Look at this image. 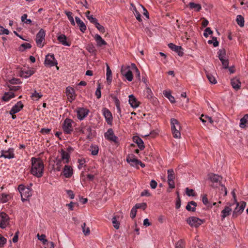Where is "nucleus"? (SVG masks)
Segmentation results:
<instances>
[{
  "label": "nucleus",
  "mask_w": 248,
  "mask_h": 248,
  "mask_svg": "<svg viewBox=\"0 0 248 248\" xmlns=\"http://www.w3.org/2000/svg\"><path fill=\"white\" fill-rule=\"evenodd\" d=\"M31 173L37 178L42 177L44 171V164L43 161L39 158L33 157L31 158Z\"/></svg>",
  "instance_id": "f257e3e1"
},
{
  "label": "nucleus",
  "mask_w": 248,
  "mask_h": 248,
  "mask_svg": "<svg viewBox=\"0 0 248 248\" xmlns=\"http://www.w3.org/2000/svg\"><path fill=\"white\" fill-rule=\"evenodd\" d=\"M171 129L174 138H179L181 136L180 130L181 126L178 121L174 118L170 120Z\"/></svg>",
  "instance_id": "f03ea898"
},
{
  "label": "nucleus",
  "mask_w": 248,
  "mask_h": 248,
  "mask_svg": "<svg viewBox=\"0 0 248 248\" xmlns=\"http://www.w3.org/2000/svg\"><path fill=\"white\" fill-rule=\"evenodd\" d=\"M131 66L122 65L121 67V74L129 81H131L133 79Z\"/></svg>",
  "instance_id": "7ed1b4c3"
},
{
  "label": "nucleus",
  "mask_w": 248,
  "mask_h": 248,
  "mask_svg": "<svg viewBox=\"0 0 248 248\" xmlns=\"http://www.w3.org/2000/svg\"><path fill=\"white\" fill-rule=\"evenodd\" d=\"M236 203V207L232 213V217L235 218L240 215L244 211V208L246 205V202L242 201L240 202H235Z\"/></svg>",
  "instance_id": "20e7f679"
},
{
  "label": "nucleus",
  "mask_w": 248,
  "mask_h": 248,
  "mask_svg": "<svg viewBox=\"0 0 248 248\" xmlns=\"http://www.w3.org/2000/svg\"><path fill=\"white\" fill-rule=\"evenodd\" d=\"M73 121L70 119L66 118L62 124V129L64 133L70 134L73 131L72 126Z\"/></svg>",
  "instance_id": "39448f33"
},
{
  "label": "nucleus",
  "mask_w": 248,
  "mask_h": 248,
  "mask_svg": "<svg viewBox=\"0 0 248 248\" xmlns=\"http://www.w3.org/2000/svg\"><path fill=\"white\" fill-rule=\"evenodd\" d=\"M203 220H202L195 217H190L186 219V222L191 226L193 227L197 228L202 223H203Z\"/></svg>",
  "instance_id": "423d86ee"
},
{
  "label": "nucleus",
  "mask_w": 248,
  "mask_h": 248,
  "mask_svg": "<svg viewBox=\"0 0 248 248\" xmlns=\"http://www.w3.org/2000/svg\"><path fill=\"white\" fill-rule=\"evenodd\" d=\"M44 64L46 66L52 67L57 65L58 64L57 60L55 59L53 54H48L46 56Z\"/></svg>",
  "instance_id": "0eeeda50"
},
{
  "label": "nucleus",
  "mask_w": 248,
  "mask_h": 248,
  "mask_svg": "<svg viewBox=\"0 0 248 248\" xmlns=\"http://www.w3.org/2000/svg\"><path fill=\"white\" fill-rule=\"evenodd\" d=\"M9 217L4 212L0 213V227L2 229L5 228L9 224Z\"/></svg>",
  "instance_id": "6e6552de"
},
{
  "label": "nucleus",
  "mask_w": 248,
  "mask_h": 248,
  "mask_svg": "<svg viewBox=\"0 0 248 248\" xmlns=\"http://www.w3.org/2000/svg\"><path fill=\"white\" fill-rule=\"evenodd\" d=\"M15 150L14 148H10L8 150H2L1 151L0 157H3L5 158L12 159L15 157Z\"/></svg>",
  "instance_id": "1a4fd4ad"
},
{
  "label": "nucleus",
  "mask_w": 248,
  "mask_h": 248,
  "mask_svg": "<svg viewBox=\"0 0 248 248\" xmlns=\"http://www.w3.org/2000/svg\"><path fill=\"white\" fill-rule=\"evenodd\" d=\"M89 110L84 108H78L77 110V117L79 120H83L89 114Z\"/></svg>",
  "instance_id": "9d476101"
},
{
  "label": "nucleus",
  "mask_w": 248,
  "mask_h": 248,
  "mask_svg": "<svg viewBox=\"0 0 248 248\" xmlns=\"http://www.w3.org/2000/svg\"><path fill=\"white\" fill-rule=\"evenodd\" d=\"M45 36V32L43 29H41L36 35V42L37 45L39 47H42L44 45L42 44L43 40Z\"/></svg>",
  "instance_id": "9b49d317"
},
{
  "label": "nucleus",
  "mask_w": 248,
  "mask_h": 248,
  "mask_svg": "<svg viewBox=\"0 0 248 248\" xmlns=\"http://www.w3.org/2000/svg\"><path fill=\"white\" fill-rule=\"evenodd\" d=\"M102 114L104 116L106 121L108 124H111L112 123L113 117L111 112L107 108H103Z\"/></svg>",
  "instance_id": "f8f14e48"
},
{
  "label": "nucleus",
  "mask_w": 248,
  "mask_h": 248,
  "mask_svg": "<svg viewBox=\"0 0 248 248\" xmlns=\"http://www.w3.org/2000/svg\"><path fill=\"white\" fill-rule=\"evenodd\" d=\"M104 136L105 138L108 140L113 141L115 143L117 142L118 137L114 135L112 129H108L107 132L105 133Z\"/></svg>",
  "instance_id": "ddd939ff"
},
{
  "label": "nucleus",
  "mask_w": 248,
  "mask_h": 248,
  "mask_svg": "<svg viewBox=\"0 0 248 248\" xmlns=\"http://www.w3.org/2000/svg\"><path fill=\"white\" fill-rule=\"evenodd\" d=\"M65 93L70 102H72L75 99V92L73 88L69 86L67 87L66 89Z\"/></svg>",
  "instance_id": "4468645a"
},
{
  "label": "nucleus",
  "mask_w": 248,
  "mask_h": 248,
  "mask_svg": "<svg viewBox=\"0 0 248 248\" xmlns=\"http://www.w3.org/2000/svg\"><path fill=\"white\" fill-rule=\"evenodd\" d=\"M168 46L172 50L177 52L179 56H182L183 55L184 52L182 51L183 48L181 46H176L173 43L169 44Z\"/></svg>",
  "instance_id": "2eb2a0df"
},
{
  "label": "nucleus",
  "mask_w": 248,
  "mask_h": 248,
  "mask_svg": "<svg viewBox=\"0 0 248 248\" xmlns=\"http://www.w3.org/2000/svg\"><path fill=\"white\" fill-rule=\"evenodd\" d=\"M23 104L21 101L18 102L16 105H15L10 110L9 113L10 114H14L18 112L23 108Z\"/></svg>",
  "instance_id": "dca6fc26"
},
{
  "label": "nucleus",
  "mask_w": 248,
  "mask_h": 248,
  "mask_svg": "<svg viewBox=\"0 0 248 248\" xmlns=\"http://www.w3.org/2000/svg\"><path fill=\"white\" fill-rule=\"evenodd\" d=\"M126 161L131 166L136 167L139 165V160L135 157V156L133 155H128L126 157Z\"/></svg>",
  "instance_id": "f3484780"
},
{
  "label": "nucleus",
  "mask_w": 248,
  "mask_h": 248,
  "mask_svg": "<svg viewBox=\"0 0 248 248\" xmlns=\"http://www.w3.org/2000/svg\"><path fill=\"white\" fill-rule=\"evenodd\" d=\"M57 40L65 46H71V42L67 41V37L64 34H60L58 36Z\"/></svg>",
  "instance_id": "a211bd4d"
},
{
  "label": "nucleus",
  "mask_w": 248,
  "mask_h": 248,
  "mask_svg": "<svg viewBox=\"0 0 248 248\" xmlns=\"http://www.w3.org/2000/svg\"><path fill=\"white\" fill-rule=\"evenodd\" d=\"M129 103L131 106L133 108L138 107L140 105V102L132 94L129 95Z\"/></svg>",
  "instance_id": "6ab92c4d"
},
{
  "label": "nucleus",
  "mask_w": 248,
  "mask_h": 248,
  "mask_svg": "<svg viewBox=\"0 0 248 248\" xmlns=\"http://www.w3.org/2000/svg\"><path fill=\"white\" fill-rule=\"evenodd\" d=\"M133 140L135 143H136L138 145L139 149L140 150H142L144 149L145 147L144 145V143L141 138H140L138 136H134L133 138Z\"/></svg>",
  "instance_id": "aec40b11"
},
{
  "label": "nucleus",
  "mask_w": 248,
  "mask_h": 248,
  "mask_svg": "<svg viewBox=\"0 0 248 248\" xmlns=\"http://www.w3.org/2000/svg\"><path fill=\"white\" fill-rule=\"evenodd\" d=\"M63 175L66 178H70L73 174V169L68 165H65L63 170Z\"/></svg>",
  "instance_id": "412c9836"
},
{
  "label": "nucleus",
  "mask_w": 248,
  "mask_h": 248,
  "mask_svg": "<svg viewBox=\"0 0 248 248\" xmlns=\"http://www.w3.org/2000/svg\"><path fill=\"white\" fill-rule=\"evenodd\" d=\"M75 20L77 24L79 27L80 31L82 32H84L87 29L86 26L85 25V24L78 16H76L75 17Z\"/></svg>",
  "instance_id": "4be33fe9"
},
{
  "label": "nucleus",
  "mask_w": 248,
  "mask_h": 248,
  "mask_svg": "<svg viewBox=\"0 0 248 248\" xmlns=\"http://www.w3.org/2000/svg\"><path fill=\"white\" fill-rule=\"evenodd\" d=\"M232 212V209L229 206H225L224 209L221 212V217L222 220L229 216Z\"/></svg>",
  "instance_id": "5701e85b"
},
{
  "label": "nucleus",
  "mask_w": 248,
  "mask_h": 248,
  "mask_svg": "<svg viewBox=\"0 0 248 248\" xmlns=\"http://www.w3.org/2000/svg\"><path fill=\"white\" fill-rule=\"evenodd\" d=\"M231 83L232 88L235 90L237 91L240 89L241 83L237 78H234L232 79Z\"/></svg>",
  "instance_id": "b1692460"
},
{
  "label": "nucleus",
  "mask_w": 248,
  "mask_h": 248,
  "mask_svg": "<svg viewBox=\"0 0 248 248\" xmlns=\"http://www.w3.org/2000/svg\"><path fill=\"white\" fill-rule=\"evenodd\" d=\"M94 38L96 42L97 45L98 46H101L107 45V42L102 39L100 35L96 34L95 35Z\"/></svg>",
  "instance_id": "393cba45"
},
{
  "label": "nucleus",
  "mask_w": 248,
  "mask_h": 248,
  "mask_svg": "<svg viewBox=\"0 0 248 248\" xmlns=\"http://www.w3.org/2000/svg\"><path fill=\"white\" fill-rule=\"evenodd\" d=\"M239 126L241 128H245L248 127V114H245L243 118L240 119Z\"/></svg>",
  "instance_id": "a878e982"
},
{
  "label": "nucleus",
  "mask_w": 248,
  "mask_h": 248,
  "mask_svg": "<svg viewBox=\"0 0 248 248\" xmlns=\"http://www.w3.org/2000/svg\"><path fill=\"white\" fill-rule=\"evenodd\" d=\"M18 191L21 194V196H22L23 194H24V191H28V194L26 195L25 197L28 198V197L31 196V194L30 193V189L26 187L24 185H20L18 186Z\"/></svg>",
  "instance_id": "bb28decb"
},
{
  "label": "nucleus",
  "mask_w": 248,
  "mask_h": 248,
  "mask_svg": "<svg viewBox=\"0 0 248 248\" xmlns=\"http://www.w3.org/2000/svg\"><path fill=\"white\" fill-rule=\"evenodd\" d=\"M34 73V71L33 69L23 70L20 72V76L24 78H28L32 75Z\"/></svg>",
  "instance_id": "cd10ccee"
},
{
  "label": "nucleus",
  "mask_w": 248,
  "mask_h": 248,
  "mask_svg": "<svg viewBox=\"0 0 248 248\" xmlns=\"http://www.w3.org/2000/svg\"><path fill=\"white\" fill-rule=\"evenodd\" d=\"M209 179L213 183L220 182L222 180V177L217 174L210 173L208 175Z\"/></svg>",
  "instance_id": "c85d7f7f"
},
{
  "label": "nucleus",
  "mask_w": 248,
  "mask_h": 248,
  "mask_svg": "<svg viewBox=\"0 0 248 248\" xmlns=\"http://www.w3.org/2000/svg\"><path fill=\"white\" fill-rule=\"evenodd\" d=\"M70 156L68 153L66 152L63 149L61 150V157L60 158L63 161L64 163H68L69 160Z\"/></svg>",
  "instance_id": "c756f323"
},
{
  "label": "nucleus",
  "mask_w": 248,
  "mask_h": 248,
  "mask_svg": "<svg viewBox=\"0 0 248 248\" xmlns=\"http://www.w3.org/2000/svg\"><path fill=\"white\" fill-rule=\"evenodd\" d=\"M143 93L145 98L150 100L154 99L153 93L150 88L146 87L144 90Z\"/></svg>",
  "instance_id": "7c9ffc66"
},
{
  "label": "nucleus",
  "mask_w": 248,
  "mask_h": 248,
  "mask_svg": "<svg viewBox=\"0 0 248 248\" xmlns=\"http://www.w3.org/2000/svg\"><path fill=\"white\" fill-rule=\"evenodd\" d=\"M197 204L194 201L189 202L186 206V209L188 211L194 212L196 210V207Z\"/></svg>",
  "instance_id": "2f4dec72"
},
{
  "label": "nucleus",
  "mask_w": 248,
  "mask_h": 248,
  "mask_svg": "<svg viewBox=\"0 0 248 248\" xmlns=\"http://www.w3.org/2000/svg\"><path fill=\"white\" fill-rule=\"evenodd\" d=\"M12 198V196L10 194H7L5 193H1L0 195V201L2 203H5L9 201Z\"/></svg>",
  "instance_id": "473e14b6"
},
{
  "label": "nucleus",
  "mask_w": 248,
  "mask_h": 248,
  "mask_svg": "<svg viewBox=\"0 0 248 248\" xmlns=\"http://www.w3.org/2000/svg\"><path fill=\"white\" fill-rule=\"evenodd\" d=\"M80 132L87 135L88 138H89L92 135V129L90 126L81 127L80 129Z\"/></svg>",
  "instance_id": "72a5a7b5"
},
{
  "label": "nucleus",
  "mask_w": 248,
  "mask_h": 248,
  "mask_svg": "<svg viewBox=\"0 0 248 248\" xmlns=\"http://www.w3.org/2000/svg\"><path fill=\"white\" fill-rule=\"evenodd\" d=\"M219 59L221 62L223 68L224 69L228 68L229 62L227 59L224 58V56L221 54H219L218 56Z\"/></svg>",
  "instance_id": "f704fd0d"
},
{
  "label": "nucleus",
  "mask_w": 248,
  "mask_h": 248,
  "mask_svg": "<svg viewBox=\"0 0 248 248\" xmlns=\"http://www.w3.org/2000/svg\"><path fill=\"white\" fill-rule=\"evenodd\" d=\"M188 6L190 9H194L197 12H199L202 9V6L200 4L195 3L193 2H189Z\"/></svg>",
  "instance_id": "c9c22d12"
},
{
  "label": "nucleus",
  "mask_w": 248,
  "mask_h": 248,
  "mask_svg": "<svg viewBox=\"0 0 248 248\" xmlns=\"http://www.w3.org/2000/svg\"><path fill=\"white\" fill-rule=\"evenodd\" d=\"M15 96V95L13 92H6L2 97V100L4 101H8Z\"/></svg>",
  "instance_id": "e433bc0d"
},
{
  "label": "nucleus",
  "mask_w": 248,
  "mask_h": 248,
  "mask_svg": "<svg viewBox=\"0 0 248 248\" xmlns=\"http://www.w3.org/2000/svg\"><path fill=\"white\" fill-rule=\"evenodd\" d=\"M107 81L108 84H110L112 80V73L109 66L107 65Z\"/></svg>",
  "instance_id": "4c0bfd02"
},
{
  "label": "nucleus",
  "mask_w": 248,
  "mask_h": 248,
  "mask_svg": "<svg viewBox=\"0 0 248 248\" xmlns=\"http://www.w3.org/2000/svg\"><path fill=\"white\" fill-rule=\"evenodd\" d=\"M164 96L167 98L171 103L175 102L174 97L171 95V93L167 91H164L163 92Z\"/></svg>",
  "instance_id": "58836bf2"
},
{
  "label": "nucleus",
  "mask_w": 248,
  "mask_h": 248,
  "mask_svg": "<svg viewBox=\"0 0 248 248\" xmlns=\"http://www.w3.org/2000/svg\"><path fill=\"white\" fill-rule=\"evenodd\" d=\"M131 70L133 71V72L135 74V76L136 78H137L139 79H140V72L136 65L134 63H131Z\"/></svg>",
  "instance_id": "ea45409f"
},
{
  "label": "nucleus",
  "mask_w": 248,
  "mask_h": 248,
  "mask_svg": "<svg viewBox=\"0 0 248 248\" xmlns=\"http://www.w3.org/2000/svg\"><path fill=\"white\" fill-rule=\"evenodd\" d=\"M236 21L237 24L241 27L244 26V18L241 15H238L236 17Z\"/></svg>",
  "instance_id": "a19ab883"
},
{
  "label": "nucleus",
  "mask_w": 248,
  "mask_h": 248,
  "mask_svg": "<svg viewBox=\"0 0 248 248\" xmlns=\"http://www.w3.org/2000/svg\"><path fill=\"white\" fill-rule=\"evenodd\" d=\"M201 121L203 123L205 124L207 121H209L210 123L212 124L213 123V121L211 117L207 116L206 115H202L201 117L200 118Z\"/></svg>",
  "instance_id": "79ce46f5"
},
{
  "label": "nucleus",
  "mask_w": 248,
  "mask_h": 248,
  "mask_svg": "<svg viewBox=\"0 0 248 248\" xmlns=\"http://www.w3.org/2000/svg\"><path fill=\"white\" fill-rule=\"evenodd\" d=\"M186 242L183 239H180L175 244V248H185Z\"/></svg>",
  "instance_id": "37998d69"
},
{
  "label": "nucleus",
  "mask_w": 248,
  "mask_h": 248,
  "mask_svg": "<svg viewBox=\"0 0 248 248\" xmlns=\"http://www.w3.org/2000/svg\"><path fill=\"white\" fill-rule=\"evenodd\" d=\"M65 15L67 16L69 20L70 21L71 24L73 25V26H74L75 25V21H74V18L72 16V13L70 12V11H65Z\"/></svg>",
  "instance_id": "c03bdc74"
},
{
  "label": "nucleus",
  "mask_w": 248,
  "mask_h": 248,
  "mask_svg": "<svg viewBox=\"0 0 248 248\" xmlns=\"http://www.w3.org/2000/svg\"><path fill=\"white\" fill-rule=\"evenodd\" d=\"M175 179V173L172 169L168 170V180H174Z\"/></svg>",
  "instance_id": "a18cd8bd"
},
{
  "label": "nucleus",
  "mask_w": 248,
  "mask_h": 248,
  "mask_svg": "<svg viewBox=\"0 0 248 248\" xmlns=\"http://www.w3.org/2000/svg\"><path fill=\"white\" fill-rule=\"evenodd\" d=\"M56 162V167L55 170L57 171H60L61 170V168L62 166V160L60 158H57L55 161Z\"/></svg>",
  "instance_id": "49530a36"
},
{
  "label": "nucleus",
  "mask_w": 248,
  "mask_h": 248,
  "mask_svg": "<svg viewBox=\"0 0 248 248\" xmlns=\"http://www.w3.org/2000/svg\"><path fill=\"white\" fill-rule=\"evenodd\" d=\"M206 77L210 83L214 84L217 83V82L215 78L212 74L209 73H207Z\"/></svg>",
  "instance_id": "de8ad7c7"
},
{
  "label": "nucleus",
  "mask_w": 248,
  "mask_h": 248,
  "mask_svg": "<svg viewBox=\"0 0 248 248\" xmlns=\"http://www.w3.org/2000/svg\"><path fill=\"white\" fill-rule=\"evenodd\" d=\"M82 232L85 235H88L90 233V230L89 227H86V223H84L81 226Z\"/></svg>",
  "instance_id": "09e8293b"
},
{
  "label": "nucleus",
  "mask_w": 248,
  "mask_h": 248,
  "mask_svg": "<svg viewBox=\"0 0 248 248\" xmlns=\"http://www.w3.org/2000/svg\"><path fill=\"white\" fill-rule=\"evenodd\" d=\"M31 46L30 44L25 43L21 45L20 50L22 51H23L26 49L30 48H31Z\"/></svg>",
  "instance_id": "8fccbe9b"
},
{
  "label": "nucleus",
  "mask_w": 248,
  "mask_h": 248,
  "mask_svg": "<svg viewBox=\"0 0 248 248\" xmlns=\"http://www.w3.org/2000/svg\"><path fill=\"white\" fill-rule=\"evenodd\" d=\"M202 202L203 203V204L207 205V207H212L211 203L208 202V199L207 198V196L206 195L203 196V197H202Z\"/></svg>",
  "instance_id": "3c124183"
},
{
  "label": "nucleus",
  "mask_w": 248,
  "mask_h": 248,
  "mask_svg": "<svg viewBox=\"0 0 248 248\" xmlns=\"http://www.w3.org/2000/svg\"><path fill=\"white\" fill-rule=\"evenodd\" d=\"M112 223L113 224L114 227L115 228H116V229H119L120 223L117 219V217H113L112 219Z\"/></svg>",
  "instance_id": "603ef678"
},
{
  "label": "nucleus",
  "mask_w": 248,
  "mask_h": 248,
  "mask_svg": "<svg viewBox=\"0 0 248 248\" xmlns=\"http://www.w3.org/2000/svg\"><path fill=\"white\" fill-rule=\"evenodd\" d=\"M27 14H24L21 16V21L26 24H31V21L30 19H27Z\"/></svg>",
  "instance_id": "864d4df0"
},
{
  "label": "nucleus",
  "mask_w": 248,
  "mask_h": 248,
  "mask_svg": "<svg viewBox=\"0 0 248 248\" xmlns=\"http://www.w3.org/2000/svg\"><path fill=\"white\" fill-rule=\"evenodd\" d=\"M38 238L39 240L42 242L43 244H46V243L47 242V240L45 238L46 235L45 234H41L39 235V234H37Z\"/></svg>",
  "instance_id": "5fc2aeb1"
},
{
  "label": "nucleus",
  "mask_w": 248,
  "mask_h": 248,
  "mask_svg": "<svg viewBox=\"0 0 248 248\" xmlns=\"http://www.w3.org/2000/svg\"><path fill=\"white\" fill-rule=\"evenodd\" d=\"M135 206L137 208V209L141 208L143 210H145L147 207V204L146 203L142 202L140 203H137Z\"/></svg>",
  "instance_id": "6e6d98bb"
},
{
  "label": "nucleus",
  "mask_w": 248,
  "mask_h": 248,
  "mask_svg": "<svg viewBox=\"0 0 248 248\" xmlns=\"http://www.w3.org/2000/svg\"><path fill=\"white\" fill-rule=\"evenodd\" d=\"M186 195H188V196H195L196 195L194 190L192 189H189L188 188H186Z\"/></svg>",
  "instance_id": "4d7b16f0"
},
{
  "label": "nucleus",
  "mask_w": 248,
  "mask_h": 248,
  "mask_svg": "<svg viewBox=\"0 0 248 248\" xmlns=\"http://www.w3.org/2000/svg\"><path fill=\"white\" fill-rule=\"evenodd\" d=\"M8 88L9 89L10 92H16L18 91L19 89H20V86H15L12 85H8Z\"/></svg>",
  "instance_id": "13d9d810"
},
{
  "label": "nucleus",
  "mask_w": 248,
  "mask_h": 248,
  "mask_svg": "<svg viewBox=\"0 0 248 248\" xmlns=\"http://www.w3.org/2000/svg\"><path fill=\"white\" fill-rule=\"evenodd\" d=\"M213 33V31L211 30L210 28H207L203 33V36L205 37H207L209 34H212Z\"/></svg>",
  "instance_id": "bf43d9fd"
},
{
  "label": "nucleus",
  "mask_w": 248,
  "mask_h": 248,
  "mask_svg": "<svg viewBox=\"0 0 248 248\" xmlns=\"http://www.w3.org/2000/svg\"><path fill=\"white\" fill-rule=\"evenodd\" d=\"M95 26L101 33H104L105 31V28L98 22L96 24Z\"/></svg>",
  "instance_id": "052dcab7"
},
{
  "label": "nucleus",
  "mask_w": 248,
  "mask_h": 248,
  "mask_svg": "<svg viewBox=\"0 0 248 248\" xmlns=\"http://www.w3.org/2000/svg\"><path fill=\"white\" fill-rule=\"evenodd\" d=\"M137 210V209L135 206L132 208L130 212V217L132 218H134L136 217Z\"/></svg>",
  "instance_id": "680f3d73"
},
{
  "label": "nucleus",
  "mask_w": 248,
  "mask_h": 248,
  "mask_svg": "<svg viewBox=\"0 0 248 248\" xmlns=\"http://www.w3.org/2000/svg\"><path fill=\"white\" fill-rule=\"evenodd\" d=\"M92 155H97L98 153V148L97 146L91 147Z\"/></svg>",
  "instance_id": "e2e57ef3"
},
{
  "label": "nucleus",
  "mask_w": 248,
  "mask_h": 248,
  "mask_svg": "<svg viewBox=\"0 0 248 248\" xmlns=\"http://www.w3.org/2000/svg\"><path fill=\"white\" fill-rule=\"evenodd\" d=\"M134 14H135V16H136V19L139 21H142V19L141 18V17H140V13L137 10V9L136 8L134 9Z\"/></svg>",
  "instance_id": "0e129e2a"
},
{
  "label": "nucleus",
  "mask_w": 248,
  "mask_h": 248,
  "mask_svg": "<svg viewBox=\"0 0 248 248\" xmlns=\"http://www.w3.org/2000/svg\"><path fill=\"white\" fill-rule=\"evenodd\" d=\"M9 31L6 29L3 28L2 27L0 26V34H8Z\"/></svg>",
  "instance_id": "69168bd1"
},
{
  "label": "nucleus",
  "mask_w": 248,
  "mask_h": 248,
  "mask_svg": "<svg viewBox=\"0 0 248 248\" xmlns=\"http://www.w3.org/2000/svg\"><path fill=\"white\" fill-rule=\"evenodd\" d=\"M42 96V94H40L37 93L36 91L32 94V97L36 98V100L39 99Z\"/></svg>",
  "instance_id": "338daca9"
},
{
  "label": "nucleus",
  "mask_w": 248,
  "mask_h": 248,
  "mask_svg": "<svg viewBox=\"0 0 248 248\" xmlns=\"http://www.w3.org/2000/svg\"><path fill=\"white\" fill-rule=\"evenodd\" d=\"M91 23L94 24L95 25L96 23H98L97 20L96 18L93 17V15L89 17L88 19Z\"/></svg>",
  "instance_id": "774afa93"
}]
</instances>
